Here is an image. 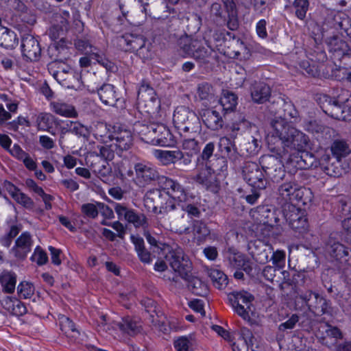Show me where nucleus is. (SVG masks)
I'll return each instance as SVG.
<instances>
[{"label": "nucleus", "instance_id": "nucleus-48", "mask_svg": "<svg viewBox=\"0 0 351 351\" xmlns=\"http://www.w3.org/2000/svg\"><path fill=\"white\" fill-rule=\"evenodd\" d=\"M277 104L279 106H282L284 111L283 117L280 116L278 119H284L285 121L287 123V120L288 119L297 117L298 114V111L295 109L294 106L291 103L286 102L282 99L278 98Z\"/></svg>", "mask_w": 351, "mask_h": 351}, {"label": "nucleus", "instance_id": "nucleus-38", "mask_svg": "<svg viewBox=\"0 0 351 351\" xmlns=\"http://www.w3.org/2000/svg\"><path fill=\"white\" fill-rule=\"evenodd\" d=\"M48 70L50 73L53 75L57 73L59 75L62 74H67L69 78H75L78 75L74 73L69 65L66 64L64 62L60 60H54L48 64Z\"/></svg>", "mask_w": 351, "mask_h": 351}, {"label": "nucleus", "instance_id": "nucleus-17", "mask_svg": "<svg viewBox=\"0 0 351 351\" xmlns=\"http://www.w3.org/2000/svg\"><path fill=\"white\" fill-rule=\"evenodd\" d=\"M137 99L139 104H143L148 108L147 112L157 110L160 106V102L156 97L154 89L150 86L149 84L143 81L138 91Z\"/></svg>", "mask_w": 351, "mask_h": 351}, {"label": "nucleus", "instance_id": "nucleus-5", "mask_svg": "<svg viewBox=\"0 0 351 351\" xmlns=\"http://www.w3.org/2000/svg\"><path fill=\"white\" fill-rule=\"evenodd\" d=\"M284 216L289 226L300 234L305 233L308 230V222L304 210L292 204H285Z\"/></svg>", "mask_w": 351, "mask_h": 351}, {"label": "nucleus", "instance_id": "nucleus-22", "mask_svg": "<svg viewBox=\"0 0 351 351\" xmlns=\"http://www.w3.org/2000/svg\"><path fill=\"white\" fill-rule=\"evenodd\" d=\"M33 240L31 234L25 232L16 240L15 245L12 249V252L17 258L24 259L31 251Z\"/></svg>", "mask_w": 351, "mask_h": 351}, {"label": "nucleus", "instance_id": "nucleus-50", "mask_svg": "<svg viewBox=\"0 0 351 351\" xmlns=\"http://www.w3.org/2000/svg\"><path fill=\"white\" fill-rule=\"evenodd\" d=\"M214 51L210 47L206 49L202 46L201 43L199 45V49L194 53L193 58L202 64H208Z\"/></svg>", "mask_w": 351, "mask_h": 351}, {"label": "nucleus", "instance_id": "nucleus-62", "mask_svg": "<svg viewBox=\"0 0 351 351\" xmlns=\"http://www.w3.org/2000/svg\"><path fill=\"white\" fill-rule=\"evenodd\" d=\"M196 181L204 185L207 189L212 187V186L215 182V178L213 175L210 174L208 176L206 174V171H201L196 178Z\"/></svg>", "mask_w": 351, "mask_h": 351}, {"label": "nucleus", "instance_id": "nucleus-33", "mask_svg": "<svg viewBox=\"0 0 351 351\" xmlns=\"http://www.w3.org/2000/svg\"><path fill=\"white\" fill-rule=\"evenodd\" d=\"M117 325L123 332L130 336H135L142 330L140 322L130 317L122 318L121 322H118Z\"/></svg>", "mask_w": 351, "mask_h": 351}, {"label": "nucleus", "instance_id": "nucleus-56", "mask_svg": "<svg viewBox=\"0 0 351 351\" xmlns=\"http://www.w3.org/2000/svg\"><path fill=\"white\" fill-rule=\"evenodd\" d=\"M99 202L96 204L86 203L84 204L81 206V211L84 215L86 217L95 219L98 216L99 214Z\"/></svg>", "mask_w": 351, "mask_h": 351}, {"label": "nucleus", "instance_id": "nucleus-46", "mask_svg": "<svg viewBox=\"0 0 351 351\" xmlns=\"http://www.w3.org/2000/svg\"><path fill=\"white\" fill-rule=\"evenodd\" d=\"M208 276L216 288L222 289L226 287L228 277L223 271L216 269H211L208 271Z\"/></svg>", "mask_w": 351, "mask_h": 351}, {"label": "nucleus", "instance_id": "nucleus-51", "mask_svg": "<svg viewBox=\"0 0 351 351\" xmlns=\"http://www.w3.org/2000/svg\"><path fill=\"white\" fill-rule=\"evenodd\" d=\"M178 267H171V268L175 271V272L178 273L180 276L183 279L189 278V274L191 273V263L189 259L185 258L182 259V261H180L178 263H176Z\"/></svg>", "mask_w": 351, "mask_h": 351}, {"label": "nucleus", "instance_id": "nucleus-41", "mask_svg": "<svg viewBox=\"0 0 351 351\" xmlns=\"http://www.w3.org/2000/svg\"><path fill=\"white\" fill-rule=\"evenodd\" d=\"M197 93L199 98L207 102L211 103L215 99V93L213 87L208 82H202L198 84Z\"/></svg>", "mask_w": 351, "mask_h": 351}, {"label": "nucleus", "instance_id": "nucleus-49", "mask_svg": "<svg viewBox=\"0 0 351 351\" xmlns=\"http://www.w3.org/2000/svg\"><path fill=\"white\" fill-rule=\"evenodd\" d=\"M184 254L183 250L180 247H176V249L170 250L167 255L165 256L166 261L169 263L171 267H176L180 261H182V259L187 258Z\"/></svg>", "mask_w": 351, "mask_h": 351}, {"label": "nucleus", "instance_id": "nucleus-6", "mask_svg": "<svg viewBox=\"0 0 351 351\" xmlns=\"http://www.w3.org/2000/svg\"><path fill=\"white\" fill-rule=\"evenodd\" d=\"M254 296L245 291H234L228 294V300L235 312L245 320L250 319V312H252V302Z\"/></svg>", "mask_w": 351, "mask_h": 351}, {"label": "nucleus", "instance_id": "nucleus-43", "mask_svg": "<svg viewBox=\"0 0 351 351\" xmlns=\"http://www.w3.org/2000/svg\"><path fill=\"white\" fill-rule=\"evenodd\" d=\"M164 193H168L170 196L180 202H185L187 199V194L184 187L177 181L173 180L167 192L163 191Z\"/></svg>", "mask_w": 351, "mask_h": 351}, {"label": "nucleus", "instance_id": "nucleus-29", "mask_svg": "<svg viewBox=\"0 0 351 351\" xmlns=\"http://www.w3.org/2000/svg\"><path fill=\"white\" fill-rule=\"evenodd\" d=\"M155 157L165 166L175 164L183 158V152L180 149L174 150H156Z\"/></svg>", "mask_w": 351, "mask_h": 351}, {"label": "nucleus", "instance_id": "nucleus-21", "mask_svg": "<svg viewBox=\"0 0 351 351\" xmlns=\"http://www.w3.org/2000/svg\"><path fill=\"white\" fill-rule=\"evenodd\" d=\"M250 90L252 100L258 104H262L269 101L271 94L269 86L260 81L252 82Z\"/></svg>", "mask_w": 351, "mask_h": 351}, {"label": "nucleus", "instance_id": "nucleus-15", "mask_svg": "<svg viewBox=\"0 0 351 351\" xmlns=\"http://www.w3.org/2000/svg\"><path fill=\"white\" fill-rule=\"evenodd\" d=\"M86 163L90 169L104 182L108 183L112 177V168L106 160L98 155L90 153L86 158Z\"/></svg>", "mask_w": 351, "mask_h": 351}, {"label": "nucleus", "instance_id": "nucleus-20", "mask_svg": "<svg viewBox=\"0 0 351 351\" xmlns=\"http://www.w3.org/2000/svg\"><path fill=\"white\" fill-rule=\"evenodd\" d=\"M326 43L330 52L337 59L341 60L344 57L351 56V49L346 42L337 36L329 37L326 40Z\"/></svg>", "mask_w": 351, "mask_h": 351}, {"label": "nucleus", "instance_id": "nucleus-25", "mask_svg": "<svg viewBox=\"0 0 351 351\" xmlns=\"http://www.w3.org/2000/svg\"><path fill=\"white\" fill-rule=\"evenodd\" d=\"M205 125L212 130H218L222 128L223 121L219 112L211 109L202 110L199 113Z\"/></svg>", "mask_w": 351, "mask_h": 351}, {"label": "nucleus", "instance_id": "nucleus-58", "mask_svg": "<svg viewBox=\"0 0 351 351\" xmlns=\"http://www.w3.org/2000/svg\"><path fill=\"white\" fill-rule=\"evenodd\" d=\"M335 19L337 21L338 27L351 38V19L346 15L343 17L335 15Z\"/></svg>", "mask_w": 351, "mask_h": 351}, {"label": "nucleus", "instance_id": "nucleus-54", "mask_svg": "<svg viewBox=\"0 0 351 351\" xmlns=\"http://www.w3.org/2000/svg\"><path fill=\"white\" fill-rule=\"evenodd\" d=\"M188 281L189 288L197 295H200L201 291L204 288L206 287L205 284L198 278L191 276V273L189 274V278L184 279Z\"/></svg>", "mask_w": 351, "mask_h": 351}, {"label": "nucleus", "instance_id": "nucleus-47", "mask_svg": "<svg viewBox=\"0 0 351 351\" xmlns=\"http://www.w3.org/2000/svg\"><path fill=\"white\" fill-rule=\"evenodd\" d=\"M0 282L3 291L8 293H12L15 289L16 276L14 273L8 272L0 276Z\"/></svg>", "mask_w": 351, "mask_h": 351}, {"label": "nucleus", "instance_id": "nucleus-3", "mask_svg": "<svg viewBox=\"0 0 351 351\" xmlns=\"http://www.w3.org/2000/svg\"><path fill=\"white\" fill-rule=\"evenodd\" d=\"M175 127L180 134L199 136L202 125L199 117L189 108L180 106L176 108L173 117Z\"/></svg>", "mask_w": 351, "mask_h": 351}, {"label": "nucleus", "instance_id": "nucleus-61", "mask_svg": "<svg viewBox=\"0 0 351 351\" xmlns=\"http://www.w3.org/2000/svg\"><path fill=\"white\" fill-rule=\"evenodd\" d=\"M13 199L27 209H32L34 208V204L33 200L21 191L14 195Z\"/></svg>", "mask_w": 351, "mask_h": 351}, {"label": "nucleus", "instance_id": "nucleus-55", "mask_svg": "<svg viewBox=\"0 0 351 351\" xmlns=\"http://www.w3.org/2000/svg\"><path fill=\"white\" fill-rule=\"evenodd\" d=\"M17 292L19 297L27 299L30 298L34 293V287L27 282H21L17 287Z\"/></svg>", "mask_w": 351, "mask_h": 351}, {"label": "nucleus", "instance_id": "nucleus-24", "mask_svg": "<svg viewBox=\"0 0 351 351\" xmlns=\"http://www.w3.org/2000/svg\"><path fill=\"white\" fill-rule=\"evenodd\" d=\"M200 210L195 205L191 204H181L180 209L179 210V216L173 219V222L183 228L186 232L189 229V228L186 226V222H189L188 217L198 218L200 217Z\"/></svg>", "mask_w": 351, "mask_h": 351}, {"label": "nucleus", "instance_id": "nucleus-2", "mask_svg": "<svg viewBox=\"0 0 351 351\" xmlns=\"http://www.w3.org/2000/svg\"><path fill=\"white\" fill-rule=\"evenodd\" d=\"M136 127L141 139L147 143L162 147L171 146L174 143L171 133L163 124L152 123L148 125L138 124Z\"/></svg>", "mask_w": 351, "mask_h": 351}, {"label": "nucleus", "instance_id": "nucleus-11", "mask_svg": "<svg viewBox=\"0 0 351 351\" xmlns=\"http://www.w3.org/2000/svg\"><path fill=\"white\" fill-rule=\"evenodd\" d=\"M105 127L107 128L108 125ZM110 131L109 138L116 140L114 144L116 149L119 151L128 150L133 145V136L130 130L126 129L125 127L119 124H116L112 126L108 125Z\"/></svg>", "mask_w": 351, "mask_h": 351}, {"label": "nucleus", "instance_id": "nucleus-39", "mask_svg": "<svg viewBox=\"0 0 351 351\" xmlns=\"http://www.w3.org/2000/svg\"><path fill=\"white\" fill-rule=\"evenodd\" d=\"M182 149L185 151L186 154L189 155H195L200 151V146L199 141L196 139L197 136H192L191 134H182Z\"/></svg>", "mask_w": 351, "mask_h": 351}, {"label": "nucleus", "instance_id": "nucleus-45", "mask_svg": "<svg viewBox=\"0 0 351 351\" xmlns=\"http://www.w3.org/2000/svg\"><path fill=\"white\" fill-rule=\"evenodd\" d=\"M74 45L75 48L85 54L90 56L91 58L93 56V53H97L98 49L94 47L91 42L85 37H77L74 40Z\"/></svg>", "mask_w": 351, "mask_h": 351}, {"label": "nucleus", "instance_id": "nucleus-64", "mask_svg": "<svg viewBox=\"0 0 351 351\" xmlns=\"http://www.w3.org/2000/svg\"><path fill=\"white\" fill-rule=\"evenodd\" d=\"M192 342L186 337H181L174 341V346L177 351H191Z\"/></svg>", "mask_w": 351, "mask_h": 351}, {"label": "nucleus", "instance_id": "nucleus-7", "mask_svg": "<svg viewBox=\"0 0 351 351\" xmlns=\"http://www.w3.org/2000/svg\"><path fill=\"white\" fill-rule=\"evenodd\" d=\"M321 99L323 101V106L321 107L326 114L338 120L350 121L346 119V116L350 114L348 108H345L343 98L341 95H339L337 98L324 95Z\"/></svg>", "mask_w": 351, "mask_h": 351}, {"label": "nucleus", "instance_id": "nucleus-44", "mask_svg": "<svg viewBox=\"0 0 351 351\" xmlns=\"http://www.w3.org/2000/svg\"><path fill=\"white\" fill-rule=\"evenodd\" d=\"M238 97L234 93L226 91L220 98L219 101L225 112H232L236 109Z\"/></svg>", "mask_w": 351, "mask_h": 351}, {"label": "nucleus", "instance_id": "nucleus-59", "mask_svg": "<svg viewBox=\"0 0 351 351\" xmlns=\"http://www.w3.org/2000/svg\"><path fill=\"white\" fill-rule=\"evenodd\" d=\"M245 258V256L240 253H230L228 256L230 266L237 269L243 266Z\"/></svg>", "mask_w": 351, "mask_h": 351}, {"label": "nucleus", "instance_id": "nucleus-36", "mask_svg": "<svg viewBox=\"0 0 351 351\" xmlns=\"http://www.w3.org/2000/svg\"><path fill=\"white\" fill-rule=\"evenodd\" d=\"M219 151L223 155V157L229 158L234 161L238 157L237 149L233 141L228 137H222L219 139Z\"/></svg>", "mask_w": 351, "mask_h": 351}, {"label": "nucleus", "instance_id": "nucleus-52", "mask_svg": "<svg viewBox=\"0 0 351 351\" xmlns=\"http://www.w3.org/2000/svg\"><path fill=\"white\" fill-rule=\"evenodd\" d=\"M99 149V154L93 153L94 155H98L100 158L104 160H112L114 157V152L116 147L114 145H101L97 147Z\"/></svg>", "mask_w": 351, "mask_h": 351}, {"label": "nucleus", "instance_id": "nucleus-13", "mask_svg": "<svg viewBox=\"0 0 351 351\" xmlns=\"http://www.w3.org/2000/svg\"><path fill=\"white\" fill-rule=\"evenodd\" d=\"M99 99L105 105H109L118 109L125 108L124 99L119 96L114 86L110 84H104L97 88Z\"/></svg>", "mask_w": 351, "mask_h": 351}, {"label": "nucleus", "instance_id": "nucleus-30", "mask_svg": "<svg viewBox=\"0 0 351 351\" xmlns=\"http://www.w3.org/2000/svg\"><path fill=\"white\" fill-rule=\"evenodd\" d=\"M309 311L316 315L331 314L332 307L330 300L316 294L313 302L309 304Z\"/></svg>", "mask_w": 351, "mask_h": 351}, {"label": "nucleus", "instance_id": "nucleus-26", "mask_svg": "<svg viewBox=\"0 0 351 351\" xmlns=\"http://www.w3.org/2000/svg\"><path fill=\"white\" fill-rule=\"evenodd\" d=\"M176 199L168 193H164L158 212L159 213H170L174 219L178 217L181 202L177 203Z\"/></svg>", "mask_w": 351, "mask_h": 351}, {"label": "nucleus", "instance_id": "nucleus-53", "mask_svg": "<svg viewBox=\"0 0 351 351\" xmlns=\"http://www.w3.org/2000/svg\"><path fill=\"white\" fill-rule=\"evenodd\" d=\"M125 220L132 223L135 227L143 226L147 223V218L143 214H137L133 210H130L126 214Z\"/></svg>", "mask_w": 351, "mask_h": 351}, {"label": "nucleus", "instance_id": "nucleus-57", "mask_svg": "<svg viewBox=\"0 0 351 351\" xmlns=\"http://www.w3.org/2000/svg\"><path fill=\"white\" fill-rule=\"evenodd\" d=\"M308 0H295L293 6L295 8V14L300 19H304L308 9Z\"/></svg>", "mask_w": 351, "mask_h": 351}, {"label": "nucleus", "instance_id": "nucleus-19", "mask_svg": "<svg viewBox=\"0 0 351 351\" xmlns=\"http://www.w3.org/2000/svg\"><path fill=\"white\" fill-rule=\"evenodd\" d=\"M326 251L329 255L331 261L342 263L348 261L349 255L348 248L332 238H330L327 242Z\"/></svg>", "mask_w": 351, "mask_h": 351}, {"label": "nucleus", "instance_id": "nucleus-18", "mask_svg": "<svg viewBox=\"0 0 351 351\" xmlns=\"http://www.w3.org/2000/svg\"><path fill=\"white\" fill-rule=\"evenodd\" d=\"M304 189L299 186L293 181L285 182L281 184L278 189L280 197L288 204V202L300 200Z\"/></svg>", "mask_w": 351, "mask_h": 351}, {"label": "nucleus", "instance_id": "nucleus-32", "mask_svg": "<svg viewBox=\"0 0 351 351\" xmlns=\"http://www.w3.org/2000/svg\"><path fill=\"white\" fill-rule=\"evenodd\" d=\"M58 119L51 113L41 112L38 114L36 123L38 130L47 131L53 135H56L55 132L52 130L53 125H58Z\"/></svg>", "mask_w": 351, "mask_h": 351}, {"label": "nucleus", "instance_id": "nucleus-28", "mask_svg": "<svg viewBox=\"0 0 351 351\" xmlns=\"http://www.w3.org/2000/svg\"><path fill=\"white\" fill-rule=\"evenodd\" d=\"M326 327L325 335L319 337V342L328 348H332L336 346L339 339L343 338V335L336 326L326 324Z\"/></svg>", "mask_w": 351, "mask_h": 351}, {"label": "nucleus", "instance_id": "nucleus-16", "mask_svg": "<svg viewBox=\"0 0 351 351\" xmlns=\"http://www.w3.org/2000/svg\"><path fill=\"white\" fill-rule=\"evenodd\" d=\"M248 250L257 263L265 264L269 261V257L273 252V247L262 240L256 239L248 243Z\"/></svg>", "mask_w": 351, "mask_h": 351}, {"label": "nucleus", "instance_id": "nucleus-42", "mask_svg": "<svg viewBox=\"0 0 351 351\" xmlns=\"http://www.w3.org/2000/svg\"><path fill=\"white\" fill-rule=\"evenodd\" d=\"M330 150L334 158L339 160L350 152L348 144L343 140H335L331 145Z\"/></svg>", "mask_w": 351, "mask_h": 351}, {"label": "nucleus", "instance_id": "nucleus-14", "mask_svg": "<svg viewBox=\"0 0 351 351\" xmlns=\"http://www.w3.org/2000/svg\"><path fill=\"white\" fill-rule=\"evenodd\" d=\"M21 52L27 61L34 62L39 60L41 56V47L39 42L32 34H25L21 36Z\"/></svg>", "mask_w": 351, "mask_h": 351}, {"label": "nucleus", "instance_id": "nucleus-27", "mask_svg": "<svg viewBox=\"0 0 351 351\" xmlns=\"http://www.w3.org/2000/svg\"><path fill=\"white\" fill-rule=\"evenodd\" d=\"M292 160L298 168L304 169L317 167L319 165V160H317L314 154L305 149L298 152Z\"/></svg>", "mask_w": 351, "mask_h": 351}, {"label": "nucleus", "instance_id": "nucleus-12", "mask_svg": "<svg viewBox=\"0 0 351 351\" xmlns=\"http://www.w3.org/2000/svg\"><path fill=\"white\" fill-rule=\"evenodd\" d=\"M227 44V54L231 58L241 60L247 59L250 57V49L239 38L235 37L230 32H226L223 36Z\"/></svg>", "mask_w": 351, "mask_h": 351}, {"label": "nucleus", "instance_id": "nucleus-31", "mask_svg": "<svg viewBox=\"0 0 351 351\" xmlns=\"http://www.w3.org/2000/svg\"><path fill=\"white\" fill-rule=\"evenodd\" d=\"M200 42L197 38L184 36L180 38L178 41V46L179 50L185 55L193 58L195 52L199 49Z\"/></svg>", "mask_w": 351, "mask_h": 351}, {"label": "nucleus", "instance_id": "nucleus-9", "mask_svg": "<svg viewBox=\"0 0 351 351\" xmlns=\"http://www.w3.org/2000/svg\"><path fill=\"white\" fill-rule=\"evenodd\" d=\"M134 182L140 187H145L154 182L158 171L152 164L146 162H136L134 165Z\"/></svg>", "mask_w": 351, "mask_h": 351}, {"label": "nucleus", "instance_id": "nucleus-40", "mask_svg": "<svg viewBox=\"0 0 351 351\" xmlns=\"http://www.w3.org/2000/svg\"><path fill=\"white\" fill-rule=\"evenodd\" d=\"M3 32L0 36L1 45L6 49L14 48L18 45L16 33L5 27L1 28Z\"/></svg>", "mask_w": 351, "mask_h": 351}, {"label": "nucleus", "instance_id": "nucleus-1", "mask_svg": "<svg viewBox=\"0 0 351 351\" xmlns=\"http://www.w3.org/2000/svg\"><path fill=\"white\" fill-rule=\"evenodd\" d=\"M271 126L273 136L279 138L285 152L289 153L293 150L298 152L306 149L309 141L308 137L291 126L284 119H274Z\"/></svg>", "mask_w": 351, "mask_h": 351}, {"label": "nucleus", "instance_id": "nucleus-4", "mask_svg": "<svg viewBox=\"0 0 351 351\" xmlns=\"http://www.w3.org/2000/svg\"><path fill=\"white\" fill-rule=\"evenodd\" d=\"M116 40L118 46L123 51L136 52L143 59H147L151 56V45L143 35L125 33L117 36Z\"/></svg>", "mask_w": 351, "mask_h": 351}, {"label": "nucleus", "instance_id": "nucleus-8", "mask_svg": "<svg viewBox=\"0 0 351 351\" xmlns=\"http://www.w3.org/2000/svg\"><path fill=\"white\" fill-rule=\"evenodd\" d=\"M263 170L258 165L254 162H247L243 167L244 179L249 185L258 190L265 189L267 180Z\"/></svg>", "mask_w": 351, "mask_h": 351}, {"label": "nucleus", "instance_id": "nucleus-37", "mask_svg": "<svg viewBox=\"0 0 351 351\" xmlns=\"http://www.w3.org/2000/svg\"><path fill=\"white\" fill-rule=\"evenodd\" d=\"M131 241L134 245L135 250L140 261L145 264H149L152 258L150 252L145 247L143 239L140 237L132 235Z\"/></svg>", "mask_w": 351, "mask_h": 351}, {"label": "nucleus", "instance_id": "nucleus-34", "mask_svg": "<svg viewBox=\"0 0 351 351\" xmlns=\"http://www.w3.org/2000/svg\"><path fill=\"white\" fill-rule=\"evenodd\" d=\"M163 194V191L159 189L149 190L145 195V205L153 212L158 213Z\"/></svg>", "mask_w": 351, "mask_h": 351}, {"label": "nucleus", "instance_id": "nucleus-23", "mask_svg": "<svg viewBox=\"0 0 351 351\" xmlns=\"http://www.w3.org/2000/svg\"><path fill=\"white\" fill-rule=\"evenodd\" d=\"M340 161L341 160L332 158L328 154H324L319 159V165L326 174L338 178L343 172Z\"/></svg>", "mask_w": 351, "mask_h": 351}, {"label": "nucleus", "instance_id": "nucleus-60", "mask_svg": "<svg viewBox=\"0 0 351 351\" xmlns=\"http://www.w3.org/2000/svg\"><path fill=\"white\" fill-rule=\"evenodd\" d=\"M69 123L71 126V133L75 134L78 136L86 137L88 134V131L86 127L77 121H69Z\"/></svg>", "mask_w": 351, "mask_h": 351}, {"label": "nucleus", "instance_id": "nucleus-10", "mask_svg": "<svg viewBox=\"0 0 351 351\" xmlns=\"http://www.w3.org/2000/svg\"><path fill=\"white\" fill-rule=\"evenodd\" d=\"M260 162L265 173L273 182H278L285 176L284 166L278 158L271 155L263 156Z\"/></svg>", "mask_w": 351, "mask_h": 351}, {"label": "nucleus", "instance_id": "nucleus-63", "mask_svg": "<svg viewBox=\"0 0 351 351\" xmlns=\"http://www.w3.org/2000/svg\"><path fill=\"white\" fill-rule=\"evenodd\" d=\"M31 259L36 262L38 265H43L47 263L48 256L47 253L40 246H37Z\"/></svg>", "mask_w": 351, "mask_h": 351}, {"label": "nucleus", "instance_id": "nucleus-35", "mask_svg": "<svg viewBox=\"0 0 351 351\" xmlns=\"http://www.w3.org/2000/svg\"><path fill=\"white\" fill-rule=\"evenodd\" d=\"M51 110L56 114L68 118L77 117V112L75 107L61 101H52L50 103Z\"/></svg>", "mask_w": 351, "mask_h": 351}]
</instances>
